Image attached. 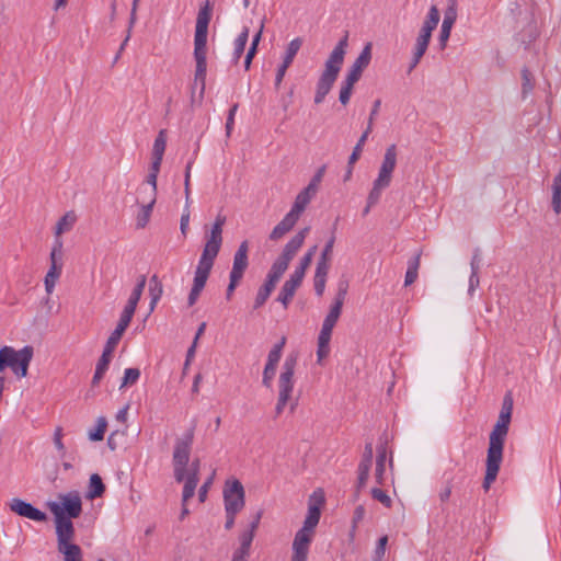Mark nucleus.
Returning a JSON list of instances; mask_svg holds the SVG:
<instances>
[{"label":"nucleus","instance_id":"50","mask_svg":"<svg viewBox=\"0 0 561 561\" xmlns=\"http://www.w3.org/2000/svg\"><path fill=\"white\" fill-rule=\"evenodd\" d=\"M107 421L104 416H100L96 421V427L93 431H89V439L92 442H99L104 438L106 432Z\"/></svg>","mask_w":561,"mask_h":561},{"label":"nucleus","instance_id":"6","mask_svg":"<svg viewBox=\"0 0 561 561\" xmlns=\"http://www.w3.org/2000/svg\"><path fill=\"white\" fill-rule=\"evenodd\" d=\"M298 362V354L290 353L286 356L285 362L282 366V373L278 378V397L275 407V416H279L285 408L289 404L290 412H294L296 402L291 400L294 391V374Z\"/></svg>","mask_w":561,"mask_h":561},{"label":"nucleus","instance_id":"32","mask_svg":"<svg viewBox=\"0 0 561 561\" xmlns=\"http://www.w3.org/2000/svg\"><path fill=\"white\" fill-rule=\"evenodd\" d=\"M386 461H387V449L385 446H379L377 448V460H376V470H375V479L376 482L380 485L383 484V476L386 471Z\"/></svg>","mask_w":561,"mask_h":561},{"label":"nucleus","instance_id":"24","mask_svg":"<svg viewBox=\"0 0 561 561\" xmlns=\"http://www.w3.org/2000/svg\"><path fill=\"white\" fill-rule=\"evenodd\" d=\"M439 20H440V14H439L437 7L432 5L430 8V11L427 13L425 21L422 24L419 35L431 39L432 33L437 27Z\"/></svg>","mask_w":561,"mask_h":561},{"label":"nucleus","instance_id":"1","mask_svg":"<svg viewBox=\"0 0 561 561\" xmlns=\"http://www.w3.org/2000/svg\"><path fill=\"white\" fill-rule=\"evenodd\" d=\"M225 222L226 217L222 215H218L210 228V231L206 233V242L204 244L201 257L198 260L194 273L193 286L187 298L188 306L195 305L206 285V282L214 266L215 260L221 249L222 227Z\"/></svg>","mask_w":561,"mask_h":561},{"label":"nucleus","instance_id":"19","mask_svg":"<svg viewBox=\"0 0 561 561\" xmlns=\"http://www.w3.org/2000/svg\"><path fill=\"white\" fill-rule=\"evenodd\" d=\"M249 242L242 241L233 255L232 268L229 276L242 279L243 274L249 265L248 260Z\"/></svg>","mask_w":561,"mask_h":561},{"label":"nucleus","instance_id":"14","mask_svg":"<svg viewBox=\"0 0 561 561\" xmlns=\"http://www.w3.org/2000/svg\"><path fill=\"white\" fill-rule=\"evenodd\" d=\"M9 507L16 515L34 522H45L47 519V515L44 512L34 507L31 503L18 497L10 501Z\"/></svg>","mask_w":561,"mask_h":561},{"label":"nucleus","instance_id":"2","mask_svg":"<svg viewBox=\"0 0 561 561\" xmlns=\"http://www.w3.org/2000/svg\"><path fill=\"white\" fill-rule=\"evenodd\" d=\"M59 502H49V511L54 515L56 536L76 535L72 518L82 513V501L77 491L59 494Z\"/></svg>","mask_w":561,"mask_h":561},{"label":"nucleus","instance_id":"35","mask_svg":"<svg viewBox=\"0 0 561 561\" xmlns=\"http://www.w3.org/2000/svg\"><path fill=\"white\" fill-rule=\"evenodd\" d=\"M130 321H131L130 318H125V316L121 314L117 327L108 336L106 344H108L110 346L116 347L117 344L119 343L124 332L128 328Z\"/></svg>","mask_w":561,"mask_h":561},{"label":"nucleus","instance_id":"47","mask_svg":"<svg viewBox=\"0 0 561 561\" xmlns=\"http://www.w3.org/2000/svg\"><path fill=\"white\" fill-rule=\"evenodd\" d=\"M211 19V7L209 1H206L205 5L198 11L196 19V28H208Z\"/></svg>","mask_w":561,"mask_h":561},{"label":"nucleus","instance_id":"40","mask_svg":"<svg viewBox=\"0 0 561 561\" xmlns=\"http://www.w3.org/2000/svg\"><path fill=\"white\" fill-rule=\"evenodd\" d=\"M248 39H249V28L244 27L233 43L232 59L234 62H237L240 59V57L242 56L245 45L248 43Z\"/></svg>","mask_w":561,"mask_h":561},{"label":"nucleus","instance_id":"37","mask_svg":"<svg viewBox=\"0 0 561 561\" xmlns=\"http://www.w3.org/2000/svg\"><path fill=\"white\" fill-rule=\"evenodd\" d=\"M456 15L453 10L446 12L445 18L443 20V24L440 27V34H439V43L442 48L446 46V43L450 36V31L453 27V24L455 22Z\"/></svg>","mask_w":561,"mask_h":561},{"label":"nucleus","instance_id":"8","mask_svg":"<svg viewBox=\"0 0 561 561\" xmlns=\"http://www.w3.org/2000/svg\"><path fill=\"white\" fill-rule=\"evenodd\" d=\"M347 37L348 36L346 34L333 48L329 58L327 59L324 70L317 83L318 91L324 92L327 94L331 91L344 61Z\"/></svg>","mask_w":561,"mask_h":561},{"label":"nucleus","instance_id":"18","mask_svg":"<svg viewBox=\"0 0 561 561\" xmlns=\"http://www.w3.org/2000/svg\"><path fill=\"white\" fill-rule=\"evenodd\" d=\"M206 54H207V47H194V58L196 61L194 82H195V85L199 84L201 95L204 94L205 85H206V72H207Z\"/></svg>","mask_w":561,"mask_h":561},{"label":"nucleus","instance_id":"51","mask_svg":"<svg viewBox=\"0 0 561 561\" xmlns=\"http://www.w3.org/2000/svg\"><path fill=\"white\" fill-rule=\"evenodd\" d=\"M62 241L57 238L54 242V247L50 252V265H57L62 267Z\"/></svg>","mask_w":561,"mask_h":561},{"label":"nucleus","instance_id":"11","mask_svg":"<svg viewBox=\"0 0 561 561\" xmlns=\"http://www.w3.org/2000/svg\"><path fill=\"white\" fill-rule=\"evenodd\" d=\"M225 511L231 514L241 512L245 504V492L242 483L237 479L226 481L222 490Z\"/></svg>","mask_w":561,"mask_h":561},{"label":"nucleus","instance_id":"13","mask_svg":"<svg viewBox=\"0 0 561 561\" xmlns=\"http://www.w3.org/2000/svg\"><path fill=\"white\" fill-rule=\"evenodd\" d=\"M9 507L16 515L34 522H45L47 519V515L44 512L34 507L31 503L18 497L10 501Z\"/></svg>","mask_w":561,"mask_h":561},{"label":"nucleus","instance_id":"43","mask_svg":"<svg viewBox=\"0 0 561 561\" xmlns=\"http://www.w3.org/2000/svg\"><path fill=\"white\" fill-rule=\"evenodd\" d=\"M105 491V485L102 482L101 477L98 473H93L90 477L88 497L93 500L100 497Z\"/></svg>","mask_w":561,"mask_h":561},{"label":"nucleus","instance_id":"54","mask_svg":"<svg viewBox=\"0 0 561 561\" xmlns=\"http://www.w3.org/2000/svg\"><path fill=\"white\" fill-rule=\"evenodd\" d=\"M139 377H140V370L138 368H126L124 371L123 381H122V385L119 388L122 389L126 386L136 383L138 381Z\"/></svg>","mask_w":561,"mask_h":561},{"label":"nucleus","instance_id":"57","mask_svg":"<svg viewBox=\"0 0 561 561\" xmlns=\"http://www.w3.org/2000/svg\"><path fill=\"white\" fill-rule=\"evenodd\" d=\"M371 496L374 500L380 502L386 507L391 506L392 501H391L390 496L383 490H381L379 488H374L371 490Z\"/></svg>","mask_w":561,"mask_h":561},{"label":"nucleus","instance_id":"10","mask_svg":"<svg viewBox=\"0 0 561 561\" xmlns=\"http://www.w3.org/2000/svg\"><path fill=\"white\" fill-rule=\"evenodd\" d=\"M193 431H188L182 438L178 439L173 450L174 479L182 482L185 473L188 472V460L193 443Z\"/></svg>","mask_w":561,"mask_h":561},{"label":"nucleus","instance_id":"12","mask_svg":"<svg viewBox=\"0 0 561 561\" xmlns=\"http://www.w3.org/2000/svg\"><path fill=\"white\" fill-rule=\"evenodd\" d=\"M57 537V550L64 557V561H83V553L80 546L75 543L76 535H64Z\"/></svg>","mask_w":561,"mask_h":561},{"label":"nucleus","instance_id":"58","mask_svg":"<svg viewBox=\"0 0 561 561\" xmlns=\"http://www.w3.org/2000/svg\"><path fill=\"white\" fill-rule=\"evenodd\" d=\"M324 173H325V165H322L321 168L318 169L316 174L312 176L310 183L307 185V188H309V191H313L314 193H317L319 184L321 183V181L324 176Z\"/></svg>","mask_w":561,"mask_h":561},{"label":"nucleus","instance_id":"55","mask_svg":"<svg viewBox=\"0 0 561 561\" xmlns=\"http://www.w3.org/2000/svg\"><path fill=\"white\" fill-rule=\"evenodd\" d=\"M354 88V83L344 80L341 85L339 100L343 105H346L350 102L352 91Z\"/></svg>","mask_w":561,"mask_h":561},{"label":"nucleus","instance_id":"9","mask_svg":"<svg viewBox=\"0 0 561 561\" xmlns=\"http://www.w3.org/2000/svg\"><path fill=\"white\" fill-rule=\"evenodd\" d=\"M32 358V346L27 345L19 351L12 346H3L0 348V373L9 367L18 377H25Z\"/></svg>","mask_w":561,"mask_h":561},{"label":"nucleus","instance_id":"22","mask_svg":"<svg viewBox=\"0 0 561 561\" xmlns=\"http://www.w3.org/2000/svg\"><path fill=\"white\" fill-rule=\"evenodd\" d=\"M309 227H306L298 231L284 247L283 252L280 254L282 257L288 260L289 262L297 254L299 249L302 247L306 237L309 233Z\"/></svg>","mask_w":561,"mask_h":561},{"label":"nucleus","instance_id":"20","mask_svg":"<svg viewBox=\"0 0 561 561\" xmlns=\"http://www.w3.org/2000/svg\"><path fill=\"white\" fill-rule=\"evenodd\" d=\"M373 457H374L373 444L367 443L365 445L364 454H363V457L358 465V470H357L358 471L357 493L366 485V482L369 477L371 463H373Z\"/></svg>","mask_w":561,"mask_h":561},{"label":"nucleus","instance_id":"28","mask_svg":"<svg viewBox=\"0 0 561 561\" xmlns=\"http://www.w3.org/2000/svg\"><path fill=\"white\" fill-rule=\"evenodd\" d=\"M139 198H141L142 204H141L140 210L136 217V226H137V228L142 229L147 226V224L150 219L152 208L156 203V198H150L147 196L146 197L139 196Z\"/></svg>","mask_w":561,"mask_h":561},{"label":"nucleus","instance_id":"29","mask_svg":"<svg viewBox=\"0 0 561 561\" xmlns=\"http://www.w3.org/2000/svg\"><path fill=\"white\" fill-rule=\"evenodd\" d=\"M332 331H333V329H330L325 325H322V328H321V331L318 336V350H317L318 362H321L330 353V341H331Z\"/></svg>","mask_w":561,"mask_h":561},{"label":"nucleus","instance_id":"17","mask_svg":"<svg viewBox=\"0 0 561 561\" xmlns=\"http://www.w3.org/2000/svg\"><path fill=\"white\" fill-rule=\"evenodd\" d=\"M198 474H199V460L195 459L188 467V472L185 473L182 502L184 504L187 503L190 499H192L195 494V490L198 483Z\"/></svg>","mask_w":561,"mask_h":561},{"label":"nucleus","instance_id":"15","mask_svg":"<svg viewBox=\"0 0 561 561\" xmlns=\"http://www.w3.org/2000/svg\"><path fill=\"white\" fill-rule=\"evenodd\" d=\"M347 293V284L346 283H340L339 284V290L336 294V297L334 299V302L332 304L329 313L325 316L322 325H325L330 329H333L339 321V318L342 313V307L345 300V296Z\"/></svg>","mask_w":561,"mask_h":561},{"label":"nucleus","instance_id":"59","mask_svg":"<svg viewBox=\"0 0 561 561\" xmlns=\"http://www.w3.org/2000/svg\"><path fill=\"white\" fill-rule=\"evenodd\" d=\"M190 216H191L190 203H185V207L183 209L181 220H180V230H181V233L183 234V237H186V234H187L188 225H190Z\"/></svg>","mask_w":561,"mask_h":561},{"label":"nucleus","instance_id":"52","mask_svg":"<svg viewBox=\"0 0 561 561\" xmlns=\"http://www.w3.org/2000/svg\"><path fill=\"white\" fill-rule=\"evenodd\" d=\"M534 84L533 73L524 68L522 70V94L524 99L533 91Z\"/></svg>","mask_w":561,"mask_h":561},{"label":"nucleus","instance_id":"62","mask_svg":"<svg viewBox=\"0 0 561 561\" xmlns=\"http://www.w3.org/2000/svg\"><path fill=\"white\" fill-rule=\"evenodd\" d=\"M238 110V104H233L228 113L227 121H226V134L229 137L231 135V131L233 129L234 125V116Z\"/></svg>","mask_w":561,"mask_h":561},{"label":"nucleus","instance_id":"21","mask_svg":"<svg viewBox=\"0 0 561 561\" xmlns=\"http://www.w3.org/2000/svg\"><path fill=\"white\" fill-rule=\"evenodd\" d=\"M145 286H146V276L140 275L137 279V284H136L135 288L133 289V291L128 298V301H127L123 312L121 313V314L125 316V318L133 319L134 313L137 308V305L140 300L142 291L145 289Z\"/></svg>","mask_w":561,"mask_h":561},{"label":"nucleus","instance_id":"46","mask_svg":"<svg viewBox=\"0 0 561 561\" xmlns=\"http://www.w3.org/2000/svg\"><path fill=\"white\" fill-rule=\"evenodd\" d=\"M285 343L286 337L283 336L280 341L273 346V348L268 352L266 365L277 368Z\"/></svg>","mask_w":561,"mask_h":561},{"label":"nucleus","instance_id":"49","mask_svg":"<svg viewBox=\"0 0 561 561\" xmlns=\"http://www.w3.org/2000/svg\"><path fill=\"white\" fill-rule=\"evenodd\" d=\"M76 215L73 213H67L62 216L56 226V236H60L61 233L69 231L76 222Z\"/></svg>","mask_w":561,"mask_h":561},{"label":"nucleus","instance_id":"44","mask_svg":"<svg viewBox=\"0 0 561 561\" xmlns=\"http://www.w3.org/2000/svg\"><path fill=\"white\" fill-rule=\"evenodd\" d=\"M301 45H302V39L300 37H296L293 41H290V43L288 44V46L286 48V53H285V56H284V59L282 62L283 65H285V67H289L293 64Z\"/></svg>","mask_w":561,"mask_h":561},{"label":"nucleus","instance_id":"16","mask_svg":"<svg viewBox=\"0 0 561 561\" xmlns=\"http://www.w3.org/2000/svg\"><path fill=\"white\" fill-rule=\"evenodd\" d=\"M370 59H371V47H370V44H367L364 47V49L362 50V53L359 54V56L355 59V61L351 66L345 80L355 84L360 79L364 69L369 65Z\"/></svg>","mask_w":561,"mask_h":561},{"label":"nucleus","instance_id":"4","mask_svg":"<svg viewBox=\"0 0 561 561\" xmlns=\"http://www.w3.org/2000/svg\"><path fill=\"white\" fill-rule=\"evenodd\" d=\"M510 426L494 425L489 437V448L486 454L485 476L482 483L483 490L489 491L491 484L496 480L500 467L503 460V448Z\"/></svg>","mask_w":561,"mask_h":561},{"label":"nucleus","instance_id":"7","mask_svg":"<svg viewBox=\"0 0 561 561\" xmlns=\"http://www.w3.org/2000/svg\"><path fill=\"white\" fill-rule=\"evenodd\" d=\"M321 516L320 508L311 505L304 520L302 527L296 533L293 541L291 561H307L309 548L313 539L314 528Z\"/></svg>","mask_w":561,"mask_h":561},{"label":"nucleus","instance_id":"3","mask_svg":"<svg viewBox=\"0 0 561 561\" xmlns=\"http://www.w3.org/2000/svg\"><path fill=\"white\" fill-rule=\"evenodd\" d=\"M510 426L494 425L489 437V448L486 454L485 476L482 483L483 490L489 491L491 484L496 480L500 467L503 460V448Z\"/></svg>","mask_w":561,"mask_h":561},{"label":"nucleus","instance_id":"41","mask_svg":"<svg viewBox=\"0 0 561 561\" xmlns=\"http://www.w3.org/2000/svg\"><path fill=\"white\" fill-rule=\"evenodd\" d=\"M163 293V287L157 275L150 278L149 294H150V310L152 311L160 300Z\"/></svg>","mask_w":561,"mask_h":561},{"label":"nucleus","instance_id":"5","mask_svg":"<svg viewBox=\"0 0 561 561\" xmlns=\"http://www.w3.org/2000/svg\"><path fill=\"white\" fill-rule=\"evenodd\" d=\"M397 165V147L390 145L385 152L383 160L381 162L378 176L373 182V187L367 197V206L363 210V216H366L373 206H375L383 192L392 180V173Z\"/></svg>","mask_w":561,"mask_h":561},{"label":"nucleus","instance_id":"30","mask_svg":"<svg viewBox=\"0 0 561 561\" xmlns=\"http://www.w3.org/2000/svg\"><path fill=\"white\" fill-rule=\"evenodd\" d=\"M317 249H318V247L313 245V247H311L305 253V255L300 260L299 265L295 268V271L290 275L293 278L299 280L300 283H302V279L305 277L306 271L310 266V264H311V262L313 260V256H314V254L317 252Z\"/></svg>","mask_w":561,"mask_h":561},{"label":"nucleus","instance_id":"48","mask_svg":"<svg viewBox=\"0 0 561 561\" xmlns=\"http://www.w3.org/2000/svg\"><path fill=\"white\" fill-rule=\"evenodd\" d=\"M334 242H335V236L332 234L321 252V255L317 263V266H321V267L324 266L327 268H330V260H331V254H332V250L334 247Z\"/></svg>","mask_w":561,"mask_h":561},{"label":"nucleus","instance_id":"61","mask_svg":"<svg viewBox=\"0 0 561 561\" xmlns=\"http://www.w3.org/2000/svg\"><path fill=\"white\" fill-rule=\"evenodd\" d=\"M388 543V537L387 536H382L379 538L378 542H377V546H376V549H375V553H374V561H381L383 556H385V552H386V546Z\"/></svg>","mask_w":561,"mask_h":561},{"label":"nucleus","instance_id":"42","mask_svg":"<svg viewBox=\"0 0 561 561\" xmlns=\"http://www.w3.org/2000/svg\"><path fill=\"white\" fill-rule=\"evenodd\" d=\"M330 268L317 266L314 278H313V285H314V291L318 296H322L325 289V283H327V276Z\"/></svg>","mask_w":561,"mask_h":561},{"label":"nucleus","instance_id":"60","mask_svg":"<svg viewBox=\"0 0 561 561\" xmlns=\"http://www.w3.org/2000/svg\"><path fill=\"white\" fill-rule=\"evenodd\" d=\"M208 28H196L194 35V47H207Z\"/></svg>","mask_w":561,"mask_h":561},{"label":"nucleus","instance_id":"63","mask_svg":"<svg viewBox=\"0 0 561 561\" xmlns=\"http://www.w3.org/2000/svg\"><path fill=\"white\" fill-rule=\"evenodd\" d=\"M254 534L250 530H244L239 536L240 546L251 549Z\"/></svg>","mask_w":561,"mask_h":561},{"label":"nucleus","instance_id":"38","mask_svg":"<svg viewBox=\"0 0 561 561\" xmlns=\"http://www.w3.org/2000/svg\"><path fill=\"white\" fill-rule=\"evenodd\" d=\"M61 272H62L61 266L50 265L48 272L46 273L45 279H44L45 290L48 295H50L54 291L55 285H56L57 280L59 279Z\"/></svg>","mask_w":561,"mask_h":561},{"label":"nucleus","instance_id":"45","mask_svg":"<svg viewBox=\"0 0 561 561\" xmlns=\"http://www.w3.org/2000/svg\"><path fill=\"white\" fill-rule=\"evenodd\" d=\"M420 254H416L408 262V270L404 277V286L412 285L417 278V271L420 267Z\"/></svg>","mask_w":561,"mask_h":561},{"label":"nucleus","instance_id":"36","mask_svg":"<svg viewBox=\"0 0 561 561\" xmlns=\"http://www.w3.org/2000/svg\"><path fill=\"white\" fill-rule=\"evenodd\" d=\"M275 286H276V283L266 278L265 283L259 288V291L256 294L254 305H253L254 309L261 308L266 302L270 295L274 290Z\"/></svg>","mask_w":561,"mask_h":561},{"label":"nucleus","instance_id":"34","mask_svg":"<svg viewBox=\"0 0 561 561\" xmlns=\"http://www.w3.org/2000/svg\"><path fill=\"white\" fill-rule=\"evenodd\" d=\"M167 147V134L165 130L162 129L159 131L152 148V162H157L161 164L163 154Z\"/></svg>","mask_w":561,"mask_h":561},{"label":"nucleus","instance_id":"53","mask_svg":"<svg viewBox=\"0 0 561 561\" xmlns=\"http://www.w3.org/2000/svg\"><path fill=\"white\" fill-rule=\"evenodd\" d=\"M368 133L364 131L363 135L359 137L356 146L353 149V152L351 153L348 158V165H353L360 157L364 145L368 138Z\"/></svg>","mask_w":561,"mask_h":561},{"label":"nucleus","instance_id":"31","mask_svg":"<svg viewBox=\"0 0 561 561\" xmlns=\"http://www.w3.org/2000/svg\"><path fill=\"white\" fill-rule=\"evenodd\" d=\"M513 398L511 392L506 393L503 398L502 408L496 421V424L510 426L513 412Z\"/></svg>","mask_w":561,"mask_h":561},{"label":"nucleus","instance_id":"33","mask_svg":"<svg viewBox=\"0 0 561 561\" xmlns=\"http://www.w3.org/2000/svg\"><path fill=\"white\" fill-rule=\"evenodd\" d=\"M289 261L282 257L280 255L275 260L271 270L267 273L266 278L271 279L274 283H278L283 274L286 272L289 265Z\"/></svg>","mask_w":561,"mask_h":561},{"label":"nucleus","instance_id":"27","mask_svg":"<svg viewBox=\"0 0 561 561\" xmlns=\"http://www.w3.org/2000/svg\"><path fill=\"white\" fill-rule=\"evenodd\" d=\"M301 285V283L291 276L284 283L278 297L277 301L280 302L284 308L286 309L291 301L293 297L295 296V293L297 288Z\"/></svg>","mask_w":561,"mask_h":561},{"label":"nucleus","instance_id":"56","mask_svg":"<svg viewBox=\"0 0 561 561\" xmlns=\"http://www.w3.org/2000/svg\"><path fill=\"white\" fill-rule=\"evenodd\" d=\"M431 39L417 35L412 54L423 57L428 48Z\"/></svg>","mask_w":561,"mask_h":561},{"label":"nucleus","instance_id":"26","mask_svg":"<svg viewBox=\"0 0 561 561\" xmlns=\"http://www.w3.org/2000/svg\"><path fill=\"white\" fill-rule=\"evenodd\" d=\"M316 195L313 191H309V188L305 187L297 196L294 202L291 209L288 211L296 219H299L312 197Z\"/></svg>","mask_w":561,"mask_h":561},{"label":"nucleus","instance_id":"39","mask_svg":"<svg viewBox=\"0 0 561 561\" xmlns=\"http://www.w3.org/2000/svg\"><path fill=\"white\" fill-rule=\"evenodd\" d=\"M551 205L553 211L559 215L561 213V170L553 179Z\"/></svg>","mask_w":561,"mask_h":561},{"label":"nucleus","instance_id":"25","mask_svg":"<svg viewBox=\"0 0 561 561\" xmlns=\"http://www.w3.org/2000/svg\"><path fill=\"white\" fill-rule=\"evenodd\" d=\"M298 219H296L289 213L273 228L270 233V240L277 241L282 239L287 232H289L294 226L297 224Z\"/></svg>","mask_w":561,"mask_h":561},{"label":"nucleus","instance_id":"23","mask_svg":"<svg viewBox=\"0 0 561 561\" xmlns=\"http://www.w3.org/2000/svg\"><path fill=\"white\" fill-rule=\"evenodd\" d=\"M161 164L151 162L149 174L147 175L146 184L139 187V196L147 195V197L156 198L157 194V178L160 171Z\"/></svg>","mask_w":561,"mask_h":561},{"label":"nucleus","instance_id":"64","mask_svg":"<svg viewBox=\"0 0 561 561\" xmlns=\"http://www.w3.org/2000/svg\"><path fill=\"white\" fill-rule=\"evenodd\" d=\"M54 445L61 455L65 454V445L62 443V428L57 427L54 432Z\"/></svg>","mask_w":561,"mask_h":561}]
</instances>
